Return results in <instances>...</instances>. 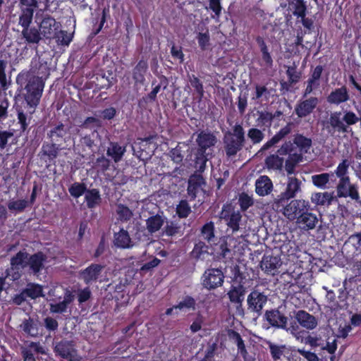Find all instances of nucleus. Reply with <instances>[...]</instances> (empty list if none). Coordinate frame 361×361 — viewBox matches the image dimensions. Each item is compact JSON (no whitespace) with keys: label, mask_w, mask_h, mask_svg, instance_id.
I'll use <instances>...</instances> for the list:
<instances>
[{"label":"nucleus","mask_w":361,"mask_h":361,"mask_svg":"<svg viewBox=\"0 0 361 361\" xmlns=\"http://www.w3.org/2000/svg\"><path fill=\"white\" fill-rule=\"evenodd\" d=\"M47 262V256L42 251L30 254L25 250L18 251L10 260L12 279L18 280L23 271L29 275L39 276Z\"/></svg>","instance_id":"f257e3e1"},{"label":"nucleus","mask_w":361,"mask_h":361,"mask_svg":"<svg viewBox=\"0 0 361 361\" xmlns=\"http://www.w3.org/2000/svg\"><path fill=\"white\" fill-rule=\"evenodd\" d=\"M18 6L20 9L18 25L23 28L21 36L27 44H38L42 39V34L39 27L30 26L34 13L39 7L38 1L19 0Z\"/></svg>","instance_id":"f03ea898"},{"label":"nucleus","mask_w":361,"mask_h":361,"mask_svg":"<svg viewBox=\"0 0 361 361\" xmlns=\"http://www.w3.org/2000/svg\"><path fill=\"white\" fill-rule=\"evenodd\" d=\"M16 82L23 90V97L29 109H36L39 104L45 82L38 78H30V72H20L16 77Z\"/></svg>","instance_id":"7ed1b4c3"},{"label":"nucleus","mask_w":361,"mask_h":361,"mask_svg":"<svg viewBox=\"0 0 361 361\" xmlns=\"http://www.w3.org/2000/svg\"><path fill=\"white\" fill-rule=\"evenodd\" d=\"M216 142L217 138L214 133L205 130L198 133L196 138L197 147L193 152L194 167L197 171H204L207 161L213 157V148Z\"/></svg>","instance_id":"20e7f679"},{"label":"nucleus","mask_w":361,"mask_h":361,"mask_svg":"<svg viewBox=\"0 0 361 361\" xmlns=\"http://www.w3.org/2000/svg\"><path fill=\"white\" fill-rule=\"evenodd\" d=\"M250 281L251 279L247 274L241 271L239 267L235 269L227 295L229 301L236 305V309L240 314H244L243 302Z\"/></svg>","instance_id":"39448f33"},{"label":"nucleus","mask_w":361,"mask_h":361,"mask_svg":"<svg viewBox=\"0 0 361 361\" xmlns=\"http://www.w3.org/2000/svg\"><path fill=\"white\" fill-rule=\"evenodd\" d=\"M246 142L245 132L240 123H235L231 130L224 135V149L227 157H235L243 149Z\"/></svg>","instance_id":"423d86ee"},{"label":"nucleus","mask_w":361,"mask_h":361,"mask_svg":"<svg viewBox=\"0 0 361 361\" xmlns=\"http://www.w3.org/2000/svg\"><path fill=\"white\" fill-rule=\"evenodd\" d=\"M341 116V111H334L330 114L326 122V129L332 135L335 133H348L349 126L356 124L360 121V118L352 111H345L342 118Z\"/></svg>","instance_id":"0eeeda50"},{"label":"nucleus","mask_w":361,"mask_h":361,"mask_svg":"<svg viewBox=\"0 0 361 361\" xmlns=\"http://www.w3.org/2000/svg\"><path fill=\"white\" fill-rule=\"evenodd\" d=\"M268 296L258 288H253L247 296V310L252 313L255 319L262 314V311L267 303Z\"/></svg>","instance_id":"6e6552de"},{"label":"nucleus","mask_w":361,"mask_h":361,"mask_svg":"<svg viewBox=\"0 0 361 361\" xmlns=\"http://www.w3.org/2000/svg\"><path fill=\"white\" fill-rule=\"evenodd\" d=\"M38 20L37 25L42 36L47 39H56L61 27V23L47 13L38 17Z\"/></svg>","instance_id":"1a4fd4ad"},{"label":"nucleus","mask_w":361,"mask_h":361,"mask_svg":"<svg viewBox=\"0 0 361 361\" xmlns=\"http://www.w3.org/2000/svg\"><path fill=\"white\" fill-rule=\"evenodd\" d=\"M311 205L308 200H293L283 208V215L289 220L293 221L304 214L307 210H311Z\"/></svg>","instance_id":"9d476101"},{"label":"nucleus","mask_w":361,"mask_h":361,"mask_svg":"<svg viewBox=\"0 0 361 361\" xmlns=\"http://www.w3.org/2000/svg\"><path fill=\"white\" fill-rule=\"evenodd\" d=\"M224 274L221 269L209 268L204 271L202 276V285L208 290L221 287L224 281Z\"/></svg>","instance_id":"9b49d317"},{"label":"nucleus","mask_w":361,"mask_h":361,"mask_svg":"<svg viewBox=\"0 0 361 361\" xmlns=\"http://www.w3.org/2000/svg\"><path fill=\"white\" fill-rule=\"evenodd\" d=\"M104 267V265L101 264L92 263L78 272V278L85 285H92L99 281Z\"/></svg>","instance_id":"f8f14e48"},{"label":"nucleus","mask_w":361,"mask_h":361,"mask_svg":"<svg viewBox=\"0 0 361 361\" xmlns=\"http://www.w3.org/2000/svg\"><path fill=\"white\" fill-rule=\"evenodd\" d=\"M221 218L226 222V225L231 229L232 233H234L239 231L240 222L242 219V214L240 211L235 210L230 204L224 205L221 212Z\"/></svg>","instance_id":"ddd939ff"},{"label":"nucleus","mask_w":361,"mask_h":361,"mask_svg":"<svg viewBox=\"0 0 361 361\" xmlns=\"http://www.w3.org/2000/svg\"><path fill=\"white\" fill-rule=\"evenodd\" d=\"M54 352L59 356L68 361L77 360V350L75 348V343L73 341L62 339L56 343Z\"/></svg>","instance_id":"4468645a"},{"label":"nucleus","mask_w":361,"mask_h":361,"mask_svg":"<svg viewBox=\"0 0 361 361\" xmlns=\"http://www.w3.org/2000/svg\"><path fill=\"white\" fill-rule=\"evenodd\" d=\"M202 172L196 171L190 176L188 180L187 194L190 201H194L197 195L204 191V187L207 183L201 174Z\"/></svg>","instance_id":"2eb2a0df"},{"label":"nucleus","mask_w":361,"mask_h":361,"mask_svg":"<svg viewBox=\"0 0 361 361\" xmlns=\"http://www.w3.org/2000/svg\"><path fill=\"white\" fill-rule=\"evenodd\" d=\"M337 196L338 197H350L352 200L358 201L360 200V195L358 192V187L355 184L350 183V178L346 177L339 180L337 185Z\"/></svg>","instance_id":"dca6fc26"},{"label":"nucleus","mask_w":361,"mask_h":361,"mask_svg":"<svg viewBox=\"0 0 361 361\" xmlns=\"http://www.w3.org/2000/svg\"><path fill=\"white\" fill-rule=\"evenodd\" d=\"M70 130V126L60 123L51 129L47 133V135L48 137L51 139V142H55V143L62 146L63 143L71 140V133Z\"/></svg>","instance_id":"f3484780"},{"label":"nucleus","mask_w":361,"mask_h":361,"mask_svg":"<svg viewBox=\"0 0 361 361\" xmlns=\"http://www.w3.org/2000/svg\"><path fill=\"white\" fill-rule=\"evenodd\" d=\"M264 319L274 328L287 329L288 317L279 309L267 310Z\"/></svg>","instance_id":"a211bd4d"},{"label":"nucleus","mask_w":361,"mask_h":361,"mask_svg":"<svg viewBox=\"0 0 361 361\" xmlns=\"http://www.w3.org/2000/svg\"><path fill=\"white\" fill-rule=\"evenodd\" d=\"M324 71V68L322 65H318L313 68L311 67L310 76L306 81L307 85L303 92V97L310 94L314 90H316L320 87V79Z\"/></svg>","instance_id":"6ab92c4d"},{"label":"nucleus","mask_w":361,"mask_h":361,"mask_svg":"<svg viewBox=\"0 0 361 361\" xmlns=\"http://www.w3.org/2000/svg\"><path fill=\"white\" fill-rule=\"evenodd\" d=\"M30 71L34 74L33 75L30 74V78H38L39 81L44 82L50 74V68L47 62L42 60L39 57H35L32 59Z\"/></svg>","instance_id":"aec40b11"},{"label":"nucleus","mask_w":361,"mask_h":361,"mask_svg":"<svg viewBox=\"0 0 361 361\" xmlns=\"http://www.w3.org/2000/svg\"><path fill=\"white\" fill-rule=\"evenodd\" d=\"M319 104L316 97H310L304 100H300L295 106L294 112L298 118H302L310 115Z\"/></svg>","instance_id":"412c9836"},{"label":"nucleus","mask_w":361,"mask_h":361,"mask_svg":"<svg viewBox=\"0 0 361 361\" xmlns=\"http://www.w3.org/2000/svg\"><path fill=\"white\" fill-rule=\"evenodd\" d=\"M44 347L39 342L30 341L20 348L23 361H37L35 355H46Z\"/></svg>","instance_id":"4be33fe9"},{"label":"nucleus","mask_w":361,"mask_h":361,"mask_svg":"<svg viewBox=\"0 0 361 361\" xmlns=\"http://www.w3.org/2000/svg\"><path fill=\"white\" fill-rule=\"evenodd\" d=\"M294 317L298 324L307 331L314 329L318 325V319L314 315L303 310L295 311Z\"/></svg>","instance_id":"5701e85b"},{"label":"nucleus","mask_w":361,"mask_h":361,"mask_svg":"<svg viewBox=\"0 0 361 361\" xmlns=\"http://www.w3.org/2000/svg\"><path fill=\"white\" fill-rule=\"evenodd\" d=\"M350 99L348 89L346 85H343L334 89L326 97V102L331 105L338 106L347 102Z\"/></svg>","instance_id":"b1692460"},{"label":"nucleus","mask_w":361,"mask_h":361,"mask_svg":"<svg viewBox=\"0 0 361 361\" xmlns=\"http://www.w3.org/2000/svg\"><path fill=\"white\" fill-rule=\"evenodd\" d=\"M35 110L36 109H29V107H27V110H25L21 106H18L16 108L20 133H23L27 130Z\"/></svg>","instance_id":"393cba45"},{"label":"nucleus","mask_w":361,"mask_h":361,"mask_svg":"<svg viewBox=\"0 0 361 361\" xmlns=\"http://www.w3.org/2000/svg\"><path fill=\"white\" fill-rule=\"evenodd\" d=\"M159 82H157L156 79H154L152 81V91L147 94L145 97H143L140 102H154L157 100V94L159 92L161 89L166 90L169 85V80L168 78L164 75H161L159 76Z\"/></svg>","instance_id":"a878e982"},{"label":"nucleus","mask_w":361,"mask_h":361,"mask_svg":"<svg viewBox=\"0 0 361 361\" xmlns=\"http://www.w3.org/2000/svg\"><path fill=\"white\" fill-rule=\"evenodd\" d=\"M281 265V259L279 257L273 255H264L260 262L262 269L267 274L272 276L276 274Z\"/></svg>","instance_id":"bb28decb"},{"label":"nucleus","mask_w":361,"mask_h":361,"mask_svg":"<svg viewBox=\"0 0 361 361\" xmlns=\"http://www.w3.org/2000/svg\"><path fill=\"white\" fill-rule=\"evenodd\" d=\"M318 222V219L316 214L311 212V210H307L302 216L296 219V224L298 226L304 231L312 230L316 227Z\"/></svg>","instance_id":"cd10ccee"},{"label":"nucleus","mask_w":361,"mask_h":361,"mask_svg":"<svg viewBox=\"0 0 361 361\" xmlns=\"http://www.w3.org/2000/svg\"><path fill=\"white\" fill-rule=\"evenodd\" d=\"M312 182L317 188L327 189L331 187V182L334 183L336 179L334 173H322L312 176Z\"/></svg>","instance_id":"c85d7f7f"},{"label":"nucleus","mask_w":361,"mask_h":361,"mask_svg":"<svg viewBox=\"0 0 361 361\" xmlns=\"http://www.w3.org/2000/svg\"><path fill=\"white\" fill-rule=\"evenodd\" d=\"M273 190V183L267 176H260L255 181V192L259 196H266Z\"/></svg>","instance_id":"c756f323"},{"label":"nucleus","mask_w":361,"mask_h":361,"mask_svg":"<svg viewBox=\"0 0 361 361\" xmlns=\"http://www.w3.org/2000/svg\"><path fill=\"white\" fill-rule=\"evenodd\" d=\"M292 143L293 145H295L298 149L300 152L299 154H302L309 152L312 145V140L311 138L305 136L303 134L296 133L293 136Z\"/></svg>","instance_id":"7c9ffc66"},{"label":"nucleus","mask_w":361,"mask_h":361,"mask_svg":"<svg viewBox=\"0 0 361 361\" xmlns=\"http://www.w3.org/2000/svg\"><path fill=\"white\" fill-rule=\"evenodd\" d=\"M114 243L116 247L123 249L130 248L133 245L128 232L123 228L114 233Z\"/></svg>","instance_id":"2f4dec72"},{"label":"nucleus","mask_w":361,"mask_h":361,"mask_svg":"<svg viewBox=\"0 0 361 361\" xmlns=\"http://www.w3.org/2000/svg\"><path fill=\"white\" fill-rule=\"evenodd\" d=\"M85 201L88 209H94L102 202L100 192L97 188L87 189L85 194Z\"/></svg>","instance_id":"473e14b6"},{"label":"nucleus","mask_w":361,"mask_h":361,"mask_svg":"<svg viewBox=\"0 0 361 361\" xmlns=\"http://www.w3.org/2000/svg\"><path fill=\"white\" fill-rule=\"evenodd\" d=\"M148 70V63L146 60L140 59L133 70V78L138 83H143L145 75Z\"/></svg>","instance_id":"72a5a7b5"},{"label":"nucleus","mask_w":361,"mask_h":361,"mask_svg":"<svg viewBox=\"0 0 361 361\" xmlns=\"http://www.w3.org/2000/svg\"><path fill=\"white\" fill-rule=\"evenodd\" d=\"M61 146L55 142H44L42 145L41 153L42 156H45L49 161H54L58 156L59 152L61 149Z\"/></svg>","instance_id":"f704fd0d"},{"label":"nucleus","mask_w":361,"mask_h":361,"mask_svg":"<svg viewBox=\"0 0 361 361\" xmlns=\"http://www.w3.org/2000/svg\"><path fill=\"white\" fill-rule=\"evenodd\" d=\"M288 4L294 16L298 18L306 16L307 7L304 0H290Z\"/></svg>","instance_id":"c9c22d12"},{"label":"nucleus","mask_w":361,"mask_h":361,"mask_svg":"<svg viewBox=\"0 0 361 361\" xmlns=\"http://www.w3.org/2000/svg\"><path fill=\"white\" fill-rule=\"evenodd\" d=\"M301 181L295 177H288V183L284 191V195L288 197L294 198L296 194L300 191Z\"/></svg>","instance_id":"e433bc0d"},{"label":"nucleus","mask_w":361,"mask_h":361,"mask_svg":"<svg viewBox=\"0 0 361 361\" xmlns=\"http://www.w3.org/2000/svg\"><path fill=\"white\" fill-rule=\"evenodd\" d=\"M257 114L258 117L255 121L256 126L263 128V130H265L266 128H269L275 115L267 111H258Z\"/></svg>","instance_id":"4c0bfd02"},{"label":"nucleus","mask_w":361,"mask_h":361,"mask_svg":"<svg viewBox=\"0 0 361 361\" xmlns=\"http://www.w3.org/2000/svg\"><path fill=\"white\" fill-rule=\"evenodd\" d=\"M164 224V218L159 214L153 215L146 220L147 229L149 233L158 231Z\"/></svg>","instance_id":"58836bf2"},{"label":"nucleus","mask_w":361,"mask_h":361,"mask_svg":"<svg viewBox=\"0 0 361 361\" xmlns=\"http://www.w3.org/2000/svg\"><path fill=\"white\" fill-rule=\"evenodd\" d=\"M125 152V147H121L118 142H110V147L106 151V154L111 157L115 162H118L121 160Z\"/></svg>","instance_id":"ea45409f"},{"label":"nucleus","mask_w":361,"mask_h":361,"mask_svg":"<svg viewBox=\"0 0 361 361\" xmlns=\"http://www.w3.org/2000/svg\"><path fill=\"white\" fill-rule=\"evenodd\" d=\"M303 159V156L297 152L290 154L285 162V168L287 173L290 175L294 173L296 165L301 162Z\"/></svg>","instance_id":"a19ab883"},{"label":"nucleus","mask_w":361,"mask_h":361,"mask_svg":"<svg viewBox=\"0 0 361 361\" xmlns=\"http://www.w3.org/2000/svg\"><path fill=\"white\" fill-rule=\"evenodd\" d=\"M333 195L328 192H314L312 194L311 201L317 205H329L333 200Z\"/></svg>","instance_id":"79ce46f5"},{"label":"nucleus","mask_w":361,"mask_h":361,"mask_svg":"<svg viewBox=\"0 0 361 361\" xmlns=\"http://www.w3.org/2000/svg\"><path fill=\"white\" fill-rule=\"evenodd\" d=\"M23 293L27 298L35 300L43 296L42 286L38 283H29L23 289Z\"/></svg>","instance_id":"37998d69"},{"label":"nucleus","mask_w":361,"mask_h":361,"mask_svg":"<svg viewBox=\"0 0 361 361\" xmlns=\"http://www.w3.org/2000/svg\"><path fill=\"white\" fill-rule=\"evenodd\" d=\"M188 80L190 85L194 89L199 101L202 100L204 94L202 82L194 74L188 75Z\"/></svg>","instance_id":"c03bdc74"},{"label":"nucleus","mask_w":361,"mask_h":361,"mask_svg":"<svg viewBox=\"0 0 361 361\" xmlns=\"http://www.w3.org/2000/svg\"><path fill=\"white\" fill-rule=\"evenodd\" d=\"M255 93L252 99L254 101H267L270 97V92L265 85L257 84L255 87Z\"/></svg>","instance_id":"a18cd8bd"},{"label":"nucleus","mask_w":361,"mask_h":361,"mask_svg":"<svg viewBox=\"0 0 361 361\" xmlns=\"http://www.w3.org/2000/svg\"><path fill=\"white\" fill-rule=\"evenodd\" d=\"M283 164V159L277 154H271L265 159V165L269 169L281 170Z\"/></svg>","instance_id":"49530a36"},{"label":"nucleus","mask_w":361,"mask_h":361,"mask_svg":"<svg viewBox=\"0 0 361 361\" xmlns=\"http://www.w3.org/2000/svg\"><path fill=\"white\" fill-rule=\"evenodd\" d=\"M267 344L269 347L270 354L271 356V358L274 361H277L280 360L283 355V353L286 350V345H277L274 343H272L270 341H267Z\"/></svg>","instance_id":"de8ad7c7"},{"label":"nucleus","mask_w":361,"mask_h":361,"mask_svg":"<svg viewBox=\"0 0 361 361\" xmlns=\"http://www.w3.org/2000/svg\"><path fill=\"white\" fill-rule=\"evenodd\" d=\"M72 301V295L71 293L67 294L63 300L56 304L50 305V311L52 313H63L67 310L68 304Z\"/></svg>","instance_id":"09e8293b"},{"label":"nucleus","mask_w":361,"mask_h":361,"mask_svg":"<svg viewBox=\"0 0 361 361\" xmlns=\"http://www.w3.org/2000/svg\"><path fill=\"white\" fill-rule=\"evenodd\" d=\"M118 219L121 222L128 221L133 216V212L125 204H118L116 210Z\"/></svg>","instance_id":"8fccbe9b"},{"label":"nucleus","mask_w":361,"mask_h":361,"mask_svg":"<svg viewBox=\"0 0 361 361\" xmlns=\"http://www.w3.org/2000/svg\"><path fill=\"white\" fill-rule=\"evenodd\" d=\"M191 212V207L186 200H181L176 208V214L180 219L187 218Z\"/></svg>","instance_id":"3c124183"},{"label":"nucleus","mask_w":361,"mask_h":361,"mask_svg":"<svg viewBox=\"0 0 361 361\" xmlns=\"http://www.w3.org/2000/svg\"><path fill=\"white\" fill-rule=\"evenodd\" d=\"M247 136L253 145L260 143L264 138V133L257 128H250L247 130Z\"/></svg>","instance_id":"603ef678"},{"label":"nucleus","mask_w":361,"mask_h":361,"mask_svg":"<svg viewBox=\"0 0 361 361\" xmlns=\"http://www.w3.org/2000/svg\"><path fill=\"white\" fill-rule=\"evenodd\" d=\"M215 226L213 221L204 224L201 228V235L207 242H211L215 237Z\"/></svg>","instance_id":"864d4df0"},{"label":"nucleus","mask_w":361,"mask_h":361,"mask_svg":"<svg viewBox=\"0 0 361 361\" xmlns=\"http://www.w3.org/2000/svg\"><path fill=\"white\" fill-rule=\"evenodd\" d=\"M238 204L240 208V212H245L254 204V200L252 196L243 192L239 194Z\"/></svg>","instance_id":"5fc2aeb1"},{"label":"nucleus","mask_w":361,"mask_h":361,"mask_svg":"<svg viewBox=\"0 0 361 361\" xmlns=\"http://www.w3.org/2000/svg\"><path fill=\"white\" fill-rule=\"evenodd\" d=\"M21 326L23 331L31 336H36L38 334L37 324L31 318L24 319Z\"/></svg>","instance_id":"6e6d98bb"},{"label":"nucleus","mask_w":361,"mask_h":361,"mask_svg":"<svg viewBox=\"0 0 361 361\" xmlns=\"http://www.w3.org/2000/svg\"><path fill=\"white\" fill-rule=\"evenodd\" d=\"M87 188L85 183L75 182L73 183L68 188L71 195L75 198H78L83 194H85Z\"/></svg>","instance_id":"4d7b16f0"},{"label":"nucleus","mask_w":361,"mask_h":361,"mask_svg":"<svg viewBox=\"0 0 361 361\" xmlns=\"http://www.w3.org/2000/svg\"><path fill=\"white\" fill-rule=\"evenodd\" d=\"M14 137V130H2L0 129V149L4 150L11 144L9 140Z\"/></svg>","instance_id":"13d9d810"},{"label":"nucleus","mask_w":361,"mask_h":361,"mask_svg":"<svg viewBox=\"0 0 361 361\" xmlns=\"http://www.w3.org/2000/svg\"><path fill=\"white\" fill-rule=\"evenodd\" d=\"M286 73L288 76L289 82L293 83V85L299 82L302 76L301 72L298 71L297 68L295 66H288Z\"/></svg>","instance_id":"bf43d9fd"},{"label":"nucleus","mask_w":361,"mask_h":361,"mask_svg":"<svg viewBox=\"0 0 361 361\" xmlns=\"http://www.w3.org/2000/svg\"><path fill=\"white\" fill-rule=\"evenodd\" d=\"M28 206V201L26 200H18L10 201L8 203V208L10 211H15L16 212H23Z\"/></svg>","instance_id":"052dcab7"},{"label":"nucleus","mask_w":361,"mask_h":361,"mask_svg":"<svg viewBox=\"0 0 361 361\" xmlns=\"http://www.w3.org/2000/svg\"><path fill=\"white\" fill-rule=\"evenodd\" d=\"M196 302L195 300L190 295H186L183 298V300L180 301L177 305H174L175 309L180 310L184 309H195Z\"/></svg>","instance_id":"680f3d73"},{"label":"nucleus","mask_w":361,"mask_h":361,"mask_svg":"<svg viewBox=\"0 0 361 361\" xmlns=\"http://www.w3.org/2000/svg\"><path fill=\"white\" fill-rule=\"evenodd\" d=\"M180 231V226H178L173 221H171L170 223H167L163 230V235H165L169 237H172L179 233Z\"/></svg>","instance_id":"e2e57ef3"},{"label":"nucleus","mask_w":361,"mask_h":361,"mask_svg":"<svg viewBox=\"0 0 361 361\" xmlns=\"http://www.w3.org/2000/svg\"><path fill=\"white\" fill-rule=\"evenodd\" d=\"M196 38L197 39L200 49L202 51H205L207 49L210 41L209 32L207 31L206 32H199Z\"/></svg>","instance_id":"0e129e2a"},{"label":"nucleus","mask_w":361,"mask_h":361,"mask_svg":"<svg viewBox=\"0 0 361 361\" xmlns=\"http://www.w3.org/2000/svg\"><path fill=\"white\" fill-rule=\"evenodd\" d=\"M290 199L291 198L284 195V192H281L279 195L274 198L272 203V207L277 211H283V208L286 206L285 203Z\"/></svg>","instance_id":"69168bd1"},{"label":"nucleus","mask_w":361,"mask_h":361,"mask_svg":"<svg viewBox=\"0 0 361 361\" xmlns=\"http://www.w3.org/2000/svg\"><path fill=\"white\" fill-rule=\"evenodd\" d=\"M349 161L348 159H343L337 166L335 170L336 175L340 178H345L348 177L346 176L349 167Z\"/></svg>","instance_id":"338daca9"},{"label":"nucleus","mask_w":361,"mask_h":361,"mask_svg":"<svg viewBox=\"0 0 361 361\" xmlns=\"http://www.w3.org/2000/svg\"><path fill=\"white\" fill-rule=\"evenodd\" d=\"M218 254L222 259H230L232 257V251L228 247L226 240H223L219 245Z\"/></svg>","instance_id":"774afa93"}]
</instances>
